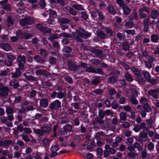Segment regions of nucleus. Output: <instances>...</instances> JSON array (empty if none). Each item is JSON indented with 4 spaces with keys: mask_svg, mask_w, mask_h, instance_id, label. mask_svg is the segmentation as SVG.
<instances>
[{
    "mask_svg": "<svg viewBox=\"0 0 159 159\" xmlns=\"http://www.w3.org/2000/svg\"><path fill=\"white\" fill-rule=\"evenodd\" d=\"M91 36L90 33L86 31H85L82 34H81L80 36L84 39H86Z\"/></svg>",
    "mask_w": 159,
    "mask_h": 159,
    "instance_id": "bf43d9fd",
    "label": "nucleus"
},
{
    "mask_svg": "<svg viewBox=\"0 0 159 159\" xmlns=\"http://www.w3.org/2000/svg\"><path fill=\"white\" fill-rule=\"evenodd\" d=\"M35 73L37 75H43L46 77H48L50 75L49 72L46 71L45 70L41 69L37 70Z\"/></svg>",
    "mask_w": 159,
    "mask_h": 159,
    "instance_id": "ddd939ff",
    "label": "nucleus"
},
{
    "mask_svg": "<svg viewBox=\"0 0 159 159\" xmlns=\"http://www.w3.org/2000/svg\"><path fill=\"white\" fill-rule=\"evenodd\" d=\"M58 21L61 24H66L69 23L71 20L67 18L60 17L58 19Z\"/></svg>",
    "mask_w": 159,
    "mask_h": 159,
    "instance_id": "f3484780",
    "label": "nucleus"
},
{
    "mask_svg": "<svg viewBox=\"0 0 159 159\" xmlns=\"http://www.w3.org/2000/svg\"><path fill=\"white\" fill-rule=\"evenodd\" d=\"M106 33L107 37L112 36L113 35L112 30L110 27H107L105 30Z\"/></svg>",
    "mask_w": 159,
    "mask_h": 159,
    "instance_id": "79ce46f5",
    "label": "nucleus"
},
{
    "mask_svg": "<svg viewBox=\"0 0 159 159\" xmlns=\"http://www.w3.org/2000/svg\"><path fill=\"white\" fill-rule=\"evenodd\" d=\"M93 65H97L101 63V61L98 59H93L90 61Z\"/></svg>",
    "mask_w": 159,
    "mask_h": 159,
    "instance_id": "8fccbe9b",
    "label": "nucleus"
},
{
    "mask_svg": "<svg viewBox=\"0 0 159 159\" xmlns=\"http://www.w3.org/2000/svg\"><path fill=\"white\" fill-rule=\"evenodd\" d=\"M10 91L9 89L7 87L3 86L0 88V97L7 95L8 92Z\"/></svg>",
    "mask_w": 159,
    "mask_h": 159,
    "instance_id": "9b49d317",
    "label": "nucleus"
},
{
    "mask_svg": "<svg viewBox=\"0 0 159 159\" xmlns=\"http://www.w3.org/2000/svg\"><path fill=\"white\" fill-rule=\"evenodd\" d=\"M97 36L101 39H105L107 38V35L105 34L103 31H99L97 33Z\"/></svg>",
    "mask_w": 159,
    "mask_h": 159,
    "instance_id": "a878e982",
    "label": "nucleus"
},
{
    "mask_svg": "<svg viewBox=\"0 0 159 159\" xmlns=\"http://www.w3.org/2000/svg\"><path fill=\"white\" fill-rule=\"evenodd\" d=\"M62 50L65 53H69L72 52V49L70 47L66 46L63 48Z\"/></svg>",
    "mask_w": 159,
    "mask_h": 159,
    "instance_id": "603ef678",
    "label": "nucleus"
},
{
    "mask_svg": "<svg viewBox=\"0 0 159 159\" xmlns=\"http://www.w3.org/2000/svg\"><path fill=\"white\" fill-rule=\"evenodd\" d=\"M64 79L66 81L70 84L73 83V80L72 78L68 75H65L64 76Z\"/></svg>",
    "mask_w": 159,
    "mask_h": 159,
    "instance_id": "3c124183",
    "label": "nucleus"
},
{
    "mask_svg": "<svg viewBox=\"0 0 159 159\" xmlns=\"http://www.w3.org/2000/svg\"><path fill=\"white\" fill-rule=\"evenodd\" d=\"M107 10L111 14L114 15L116 14L115 9L112 5L109 4L107 6Z\"/></svg>",
    "mask_w": 159,
    "mask_h": 159,
    "instance_id": "2f4dec72",
    "label": "nucleus"
},
{
    "mask_svg": "<svg viewBox=\"0 0 159 159\" xmlns=\"http://www.w3.org/2000/svg\"><path fill=\"white\" fill-rule=\"evenodd\" d=\"M10 86H13L15 89H16L19 86L18 79H15L11 81L9 84Z\"/></svg>",
    "mask_w": 159,
    "mask_h": 159,
    "instance_id": "dca6fc26",
    "label": "nucleus"
},
{
    "mask_svg": "<svg viewBox=\"0 0 159 159\" xmlns=\"http://www.w3.org/2000/svg\"><path fill=\"white\" fill-rule=\"evenodd\" d=\"M2 8L7 11H10L12 10V7L9 4H7L5 6H4Z\"/></svg>",
    "mask_w": 159,
    "mask_h": 159,
    "instance_id": "69168bd1",
    "label": "nucleus"
},
{
    "mask_svg": "<svg viewBox=\"0 0 159 159\" xmlns=\"http://www.w3.org/2000/svg\"><path fill=\"white\" fill-rule=\"evenodd\" d=\"M131 71L136 75L135 77H137L141 75V72L140 70L134 67H132L130 68Z\"/></svg>",
    "mask_w": 159,
    "mask_h": 159,
    "instance_id": "4c0bfd02",
    "label": "nucleus"
},
{
    "mask_svg": "<svg viewBox=\"0 0 159 159\" xmlns=\"http://www.w3.org/2000/svg\"><path fill=\"white\" fill-rule=\"evenodd\" d=\"M146 80L147 81H150L151 79V76L150 73L147 71H143L142 73Z\"/></svg>",
    "mask_w": 159,
    "mask_h": 159,
    "instance_id": "f704fd0d",
    "label": "nucleus"
},
{
    "mask_svg": "<svg viewBox=\"0 0 159 159\" xmlns=\"http://www.w3.org/2000/svg\"><path fill=\"white\" fill-rule=\"evenodd\" d=\"M6 112L7 114H11L14 112L13 108L11 107H7L6 110Z\"/></svg>",
    "mask_w": 159,
    "mask_h": 159,
    "instance_id": "13d9d810",
    "label": "nucleus"
},
{
    "mask_svg": "<svg viewBox=\"0 0 159 159\" xmlns=\"http://www.w3.org/2000/svg\"><path fill=\"white\" fill-rule=\"evenodd\" d=\"M66 9L68 10L70 14L73 15L75 16L77 14V12L74 10V9L69 6H67L65 7Z\"/></svg>",
    "mask_w": 159,
    "mask_h": 159,
    "instance_id": "c756f323",
    "label": "nucleus"
},
{
    "mask_svg": "<svg viewBox=\"0 0 159 159\" xmlns=\"http://www.w3.org/2000/svg\"><path fill=\"white\" fill-rule=\"evenodd\" d=\"M133 23L132 21H129L126 22L125 25V26L127 28H131L133 26Z\"/></svg>",
    "mask_w": 159,
    "mask_h": 159,
    "instance_id": "774afa93",
    "label": "nucleus"
},
{
    "mask_svg": "<svg viewBox=\"0 0 159 159\" xmlns=\"http://www.w3.org/2000/svg\"><path fill=\"white\" fill-rule=\"evenodd\" d=\"M12 143V140L3 139L1 140H0V146L4 148H7Z\"/></svg>",
    "mask_w": 159,
    "mask_h": 159,
    "instance_id": "1a4fd4ad",
    "label": "nucleus"
},
{
    "mask_svg": "<svg viewBox=\"0 0 159 159\" xmlns=\"http://www.w3.org/2000/svg\"><path fill=\"white\" fill-rule=\"evenodd\" d=\"M34 19L33 17H28L20 20L19 21L20 25L24 26L27 25H31L34 23Z\"/></svg>",
    "mask_w": 159,
    "mask_h": 159,
    "instance_id": "39448f33",
    "label": "nucleus"
},
{
    "mask_svg": "<svg viewBox=\"0 0 159 159\" xmlns=\"http://www.w3.org/2000/svg\"><path fill=\"white\" fill-rule=\"evenodd\" d=\"M159 39V38L158 35L156 34H153L151 37V40L152 41L155 43L158 42Z\"/></svg>",
    "mask_w": 159,
    "mask_h": 159,
    "instance_id": "37998d69",
    "label": "nucleus"
},
{
    "mask_svg": "<svg viewBox=\"0 0 159 159\" xmlns=\"http://www.w3.org/2000/svg\"><path fill=\"white\" fill-rule=\"evenodd\" d=\"M104 135V133L102 131L97 132L95 135V137L96 139H102L101 136Z\"/></svg>",
    "mask_w": 159,
    "mask_h": 159,
    "instance_id": "6e6d98bb",
    "label": "nucleus"
},
{
    "mask_svg": "<svg viewBox=\"0 0 159 159\" xmlns=\"http://www.w3.org/2000/svg\"><path fill=\"white\" fill-rule=\"evenodd\" d=\"M143 109L140 111V113L142 117H145L147 115V113L151 112L152 109L149 104L143 105Z\"/></svg>",
    "mask_w": 159,
    "mask_h": 159,
    "instance_id": "20e7f679",
    "label": "nucleus"
},
{
    "mask_svg": "<svg viewBox=\"0 0 159 159\" xmlns=\"http://www.w3.org/2000/svg\"><path fill=\"white\" fill-rule=\"evenodd\" d=\"M72 7L79 11H83L84 10L83 6L80 4H75L72 5Z\"/></svg>",
    "mask_w": 159,
    "mask_h": 159,
    "instance_id": "c85d7f7f",
    "label": "nucleus"
},
{
    "mask_svg": "<svg viewBox=\"0 0 159 159\" xmlns=\"http://www.w3.org/2000/svg\"><path fill=\"white\" fill-rule=\"evenodd\" d=\"M17 60L18 62H22L24 64L26 63V61L25 57L24 55H19L17 58Z\"/></svg>",
    "mask_w": 159,
    "mask_h": 159,
    "instance_id": "72a5a7b5",
    "label": "nucleus"
},
{
    "mask_svg": "<svg viewBox=\"0 0 159 159\" xmlns=\"http://www.w3.org/2000/svg\"><path fill=\"white\" fill-rule=\"evenodd\" d=\"M147 147L148 150L150 152H152L153 150L155 145L152 142H150L148 144Z\"/></svg>",
    "mask_w": 159,
    "mask_h": 159,
    "instance_id": "a18cd8bd",
    "label": "nucleus"
},
{
    "mask_svg": "<svg viewBox=\"0 0 159 159\" xmlns=\"http://www.w3.org/2000/svg\"><path fill=\"white\" fill-rule=\"evenodd\" d=\"M82 145L83 147H85V149L90 152L93 151V149L96 147L95 142L93 140L85 141Z\"/></svg>",
    "mask_w": 159,
    "mask_h": 159,
    "instance_id": "7ed1b4c3",
    "label": "nucleus"
},
{
    "mask_svg": "<svg viewBox=\"0 0 159 159\" xmlns=\"http://www.w3.org/2000/svg\"><path fill=\"white\" fill-rule=\"evenodd\" d=\"M96 152L98 155V157L99 159H102L103 155V151L100 148H98L96 149Z\"/></svg>",
    "mask_w": 159,
    "mask_h": 159,
    "instance_id": "58836bf2",
    "label": "nucleus"
},
{
    "mask_svg": "<svg viewBox=\"0 0 159 159\" xmlns=\"http://www.w3.org/2000/svg\"><path fill=\"white\" fill-rule=\"evenodd\" d=\"M129 157L132 158H134L138 156L137 154L134 152H130L127 154Z\"/></svg>",
    "mask_w": 159,
    "mask_h": 159,
    "instance_id": "338daca9",
    "label": "nucleus"
},
{
    "mask_svg": "<svg viewBox=\"0 0 159 159\" xmlns=\"http://www.w3.org/2000/svg\"><path fill=\"white\" fill-rule=\"evenodd\" d=\"M146 12L148 14H149L150 11L148 7L146 6H143V8L139 9V15L140 18H144L143 24V31L146 32H148L149 30V25L155 24V20H152L150 17H147V14L145 13Z\"/></svg>",
    "mask_w": 159,
    "mask_h": 159,
    "instance_id": "f257e3e1",
    "label": "nucleus"
},
{
    "mask_svg": "<svg viewBox=\"0 0 159 159\" xmlns=\"http://www.w3.org/2000/svg\"><path fill=\"white\" fill-rule=\"evenodd\" d=\"M117 80V77L115 75L110 76L107 78V82L109 84H114Z\"/></svg>",
    "mask_w": 159,
    "mask_h": 159,
    "instance_id": "b1692460",
    "label": "nucleus"
},
{
    "mask_svg": "<svg viewBox=\"0 0 159 159\" xmlns=\"http://www.w3.org/2000/svg\"><path fill=\"white\" fill-rule=\"evenodd\" d=\"M7 25L8 27L11 26V25L14 24L13 19L10 16H9L7 17Z\"/></svg>",
    "mask_w": 159,
    "mask_h": 159,
    "instance_id": "ea45409f",
    "label": "nucleus"
},
{
    "mask_svg": "<svg viewBox=\"0 0 159 159\" xmlns=\"http://www.w3.org/2000/svg\"><path fill=\"white\" fill-rule=\"evenodd\" d=\"M50 140L47 139H44L43 141V145L44 147H46L49 145Z\"/></svg>",
    "mask_w": 159,
    "mask_h": 159,
    "instance_id": "052dcab7",
    "label": "nucleus"
},
{
    "mask_svg": "<svg viewBox=\"0 0 159 159\" xmlns=\"http://www.w3.org/2000/svg\"><path fill=\"white\" fill-rule=\"evenodd\" d=\"M0 47L6 51H10L11 49V46L7 43H0Z\"/></svg>",
    "mask_w": 159,
    "mask_h": 159,
    "instance_id": "4468645a",
    "label": "nucleus"
},
{
    "mask_svg": "<svg viewBox=\"0 0 159 159\" xmlns=\"http://www.w3.org/2000/svg\"><path fill=\"white\" fill-rule=\"evenodd\" d=\"M10 71V69L8 68H7L5 70L1 71V72L0 73V76H7L8 75V73H9Z\"/></svg>",
    "mask_w": 159,
    "mask_h": 159,
    "instance_id": "de8ad7c7",
    "label": "nucleus"
},
{
    "mask_svg": "<svg viewBox=\"0 0 159 159\" xmlns=\"http://www.w3.org/2000/svg\"><path fill=\"white\" fill-rule=\"evenodd\" d=\"M135 78L138 83L140 84H143L145 82V80L141 75L137 77H135Z\"/></svg>",
    "mask_w": 159,
    "mask_h": 159,
    "instance_id": "cd10ccee",
    "label": "nucleus"
},
{
    "mask_svg": "<svg viewBox=\"0 0 159 159\" xmlns=\"http://www.w3.org/2000/svg\"><path fill=\"white\" fill-rule=\"evenodd\" d=\"M40 106L42 107L45 108L48 105V100L46 98H43L41 99L40 101Z\"/></svg>",
    "mask_w": 159,
    "mask_h": 159,
    "instance_id": "aec40b11",
    "label": "nucleus"
},
{
    "mask_svg": "<svg viewBox=\"0 0 159 159\" xmlns=\"http://www.w3.org/2000/svg\"><path fill=\"white\" fill-rule=\"evenodd\" d=\"M20 136L22 137L23 139L25 142H28L30 141V139L29 138L27 134H22Z\"/></svg>",
    "mask_w": 159,
    "mask_h": 159,
    "instance_id": "e2e57ef3",
    "label": "nucleus"
},
{
    "mask_svg": "<svg viewBox=\"0 0 159 159\" xmlns=\"http://www.w3.org/2000/svg\"><path fill=\"white\" fill-rule=\"evenodd\" d=\"M130 45L128 42H124L122 43V49L125 51H128L129 49Z\"/></svg>",
    "mask_w": 159,
    "mask_h": 159,
    "instance_id": "412c9836",
    "label": "nucleus"
},
{
    "mask_svg": "<svg viewBox=\"0 0 159 159\" xmlns=\"http://www.w3.org/2000/svg\"><path fill=\"white\" fill-rule=\"evenodd\" d=\"M125 77L126 80L128 82H131L133 81V79L131 75L128 72H126L125 74Z\"/></svg>",
    "mask_w": 159,
    "mask_h": 159,
    "instance_id": "473e14b6",
    "label": "nucleus"
},
{
    "mask_svg": "<svg viewBox=\"0 0 159 159\" xmlns=\"http://www.w3.org/2000/svg\"><path fill=\"white\" fill-rule=\"evenodd\" d=\"M39 52L41 56L44 58H46L48 56V52L46 50L43 48H41L39 50Z\"/></svg>",
    "mask_w": 159,
    "mask_h": 159,
    "instance_id": "bb28decb",
    "label": "nucleus"
},
{
    "mask_svg": "<svg viewBox=\"0 0 159 159\" xmlns=\"http://www.w3.org/2000/svg\"><path fill=\"white\" fill-rule=\"evenodd\" d=\"M99 12V10L96 8L90 11L91 16L93 19H94L95 17H97Z\"/></svg>",
    "mask_w": 159,
    "mask_h": 159,
    "instance_id": "7c9ffc66",
    "label": "nucleus"
},
{
    "mask_svg": "<svg viewBox=\"0 0 159 159\" xmlns=\"http://www.w3.org/2000/svg\"><path fill=\"white\" fill-rule=\"evenodd\" d=\"M92 52L94 54L96 57H98L99 55H101L103 53L102 50L100 49H98L95 48H92L91 50Z\"/></svg>",
    "mask_w": 159,
    "mask_h": 159,
    "instance_id": "5701e85b",
    "label": "nucleus"
},
{
    "mask_svg": "<svg viewBox=\"0 0 159 159\" xmlns=\"http://www.w3.org/2000/svg\"><path fill=\"white\" fill-rule=\"evenodd\" d=\"M120 120H126L127 114L125 112H121L119 115Z\"/></svg>",
    "mask_w": 159,
    "mask_h": 159,
    "instance_id": "49530a36",
    "label": "nucleus"
},
{
    "mask_svg": "<svg viewBox=\"0 0 159 159\" xmlns=\"http://www.w3.org/2000/svg\"><path fill=\"white\" fill-rule=\"evenodd\" d=\"M49 62L51 65L55 64L57 62V60L56 58L53 57H50L49 59Z\"/></svg>",
    "mask_w": 159,
    "mask_h": 159,
    "instance_id": "680f3d73",
    "label": "nucleus"
},
{
    "mask_svg": "<svg viewBox=\"0 0 159 159\" xmlns=\"http://www.w3.org/2000/svg\"><path fill=\"white\" fill-rule=\"evenodd\" d=\"M95 78L91 81L92 85H97L100 83L101 79L100 77L95 76Z\"/></svg>",
    "mask_w": 159,
    "mask_h": 159,
    "instance_id": "c9c22d12",
    "label": "nucleus"
},
{
    "mask_svg": "<svg viewBox=\"0 0 159 159\" xmlns=\"http://www.w3.org/2000/svg\"><path fill=\"white\" fill-rule=\"evenodd\" d=\"M11 74L12 78H17L18 77H19L20 76L21 74V72L20 71V70L19 68H16L15 72L14 73H12Z\"/></svg>",
    "mask_w": 159,
    "mask_h": 159,
    "instance_id": "6ab92c4d",
    "label": "nucleus"
},
{
    "mask_svg": "<svg viewBox=\"0 0 159 159\" xmlns=\"http://www.w3.org/2000/svg\"><path fill=\"white\" fill-rule=\"evenodd\" d=\"M41 32L43 34H50L51 32V30L50 29L47 27L44 26Z\"/></svg>",
    "mask_w": 159,
    "mask_h": 159,
    "instance_id": "09e8293b",
    "label": "nucleus"
},
{
    "mask_svg": "<svg viewBox=\"0 0 159 159\" xmlns=\"http://www.w3.org/2000/svg\"><path fill=\"white\" fill-rule=\"evenodd\" d=\"M148 93L155 99H158L159 98L158 88L149 90L148 91Z\"/></svg>",
    "mask_w": 159,
    "mask_h": 159,
    "instance_id": "6e6552de",
    "label": "nucleus"
},
{
    "mask_svg": "<svg viewBox=\"0 0 159 159\" xmlns=\"http://www.w3.org/2000/svg\"><path fill=\"white\" fill-rule=\"evenodd\" d=\"M149 132L148 128L144 129L143 131H141L139 134V141H142L143 139H148V134Z\"/></svg>",
    "mask_w": 159,
    "mask_h": 159,
    "instance_id": "423d86ee",
    "label": "nucleus"
},
{
    "mask_svg": "<svg viewBox=\"0 0 159 159\" xmlns=\"http://www.w3.org/2000/svg\"><path fill=\"white\" fill-rule=\"evenodd\" d=\"M24 75L26 80L33 81H36L37 80V79L36 77L31 75H28L26 73L24 74Z\"/></svg>",
    "mask_w": 159,
    "mask_h": 159,
    "instance_id": "e433bc0d",
    "label": "nucleus"
},
{
    "mask_svg": "<svg viewBox=\"0 0 159 159\" xmlns=\"http://www.w3.org/2000/svg\"><path fill=\"white\" fill-rule=\"evenodd\" d=\"M72 37L73 39L77 41L80 43H81L83 41V40L80 37L81 36L79 34V33H77L76 31L75 33H72Z\"/></svg>",
    "mask_w": 159,
    "mask_h": 159,
    "instance_id": "a211bd4d",
    "label": "nucleus"
},
{
    "mask_svg": "<svg viewBox=\"0 0 159 159\" xmlns=\"http://www.w3.org/2000/svg\"><path fill=\"white\" fill-rule=\"evenodd\" d=\"M134 96H132L130 97L129 101L133 105H137L138 103V101Z\"/></svg>",
    "mask_w": 159,
    "mask_h": 159,
    "instance_id": "c03bdc74",
    "label": "nucleus"
},
{
    "mask_svg": "<svg viewBox=\"0 0 159 159\" xmlns=\"http://www.w3.org/2000/svg\"><path fill=\"white\" fill-rule=\"evenodd\" d=\"M158 11L155 9H152L151 12L150 17L152 20L157 18L158 16Z\"/></svg>",
    "mask_w": 159,
    "mask_h": 159,
    "instance_id": "4be33fe9",
    "label": "nucleus"
},
{
    "mask_svg": "<svg viewBox=\"0 0 159 159\" xmlns=\"http://www.w3.org/2000/svg\"><path fill=\"white\" fill-rule=\"evenodd\" d=\"M62 130H61V135H64L67 134V132H70L72 130V126L69 124H67L64 126Z\"/></svg>",
    "mask_w": 159,
    "mask_h": 159,
    "instance_id": "0eeeda50",
    "label": "nucleus"
},
{
    "mask_svg": "<svg viewBox=\"0 0 159 159\" xmlns=\"http://www.w3.org/2000/svg\"><path fill=\"white\" fill-rule=\"evenodd\" d=\"M123 10V13L125 15L129 14L131 11L130 9L125 4L121 7Z\"/></svg>",
    "mask_w": 159,
    "mask_h": 159,
    "instance_id": "393cba45",
    "label": "nucleus"
},
{
    "mask_svg": "<svg viewBox=\"0 0 159 159\" xmlns=\"http://www.w3.org/2000/svg\"><path fill=\"white\" fill-rule=\"evenodd\" d=\"M6 55L7 59L12 62L13 61L16 59L15 56L10 54H7Z\"/></svg>",
    "mask_w": 159,
    "mask_h": 159,
    "instance_id": "4d7b16f0",
    "label": "nucleus"
},
{
    "mask_svg": "<svg viewBox=\"0 0 159 159\" xmlns=\"http://www.w3.org/2000/svg\"><path fill=\"white\" fill-rule=\"evenodd\" d=\"M67 63L69 68L73 71H75L77 68L80 67V66L76 65L73 61L70 60L68 61Z\"/></svg>",
    "mask_w": 159,
    "mask_h": 159,
    "instance_id": "f8f14e48",
    "label": "nucleus"
},
{
    "mask_svg": "<svg viewBox=\"0 0 159 159\" xmlns=\"http://www.w3.org/2000/svg\"><path fill=\"white\" fill-rule=\"evenodd\" d=\"M61 105V103L60 101L57 100L50 103L49 107L51 110H55L59 108Z\"/></svg>",
    "mask_w": 159,
    "mask_h": 159,
    "instance_id": "9d476101",
    "label": "nucleus"
},
{
    "mask_svg": "<svg viewBox=\"0 0 159 159\" xmlns=\"http://www.w3.org/2000/svg\"><path fill=\"white\" fill-rule=\"evenodd\" d=\"M51 128L49 126H43L41 127L40 129H35L34 132L35 134L42 136L44 134L48 133L51 130Z\"/></svg>",
    "mask_w": 159,
    "mask_h": 159,
    "instance_id": "f03ea898",
    "label": "nucleus"
},
{
    "mask_svg": "<svg viewBox=\"0 0 159 159\" xmlns=\"http://www.w3.org/2000/svg\"><path fill=\"white\" fill-rule=\"evenodd\" d=\"M59 35L61 37H63L67 39L71 38L72 37L71 35L70 34L65 32L62 33Z\"/></svg>",
    "mask_w": 159,
    "mask_h": 159,
    "instance_id": "0e129e2a",
    "label": "nucleus"
},
{
    "mask_svg": "<svg viewBox=\"0 0 159 159\" xmlns=\"http://www.w3.org/2000/svg\"><path fill=\"white\" fill-rule=\"evenodd\" d=\"M34 60L37 62L39 63L43 64L46 61V60L44 59L43 57L41 58V57L38 55H35L34 57Z\"/></svg>",
    "mask_w": 159,
    "mask_h": 159,
    "instance_id": "2eb2a0df",
    "label": "nucleus"
},
{
    "mask_svg": "<svg viewBox=\"0 0 159 159\" xmlns=\"http://www.w3.org/2000/svg\"><path fill=\"white\" fill-rule=\"evenodd\" d=\"M93 73L101 75H102L103 73V70L102 69L94 67Z\"/></svg>",
    "mask_w": 159,
    "mask_h": 159,
    "instance_id": "864d4df0",
    "label": "nucleus"
},
{
    "mask_svg": "<svg viewBox=\"0 0 159 159\" xmlns=\"http://www.w3.org/2000/svg\"><path fill=\"white\" fill-rule=\"evenodd\" d=\"M140 102L143 105L148 104V100L147 98L142 97L140 100Z\"/></svg>",
    "mask_w": 159,
    "mask_h": 159,
    "instance_id": "5fc2aeb1",
    "label": "nucleus"
},
{
    "mask_svg": "<svg viewBox=\"0 0 159 159\" xmlns=\"http://www.w3.org/2000/svg\"><path fill=\"white\" fill-rule=\"evenodd\" d=\"M129 20H133L134 19L137 20L138 18V15L137 13L136 12H134L132 13L129 16H128Z\"/></svg>",
    "mask_w": 159,
    "mask_h": 159,
    "instance_id": "a19ab883",
    "label": "nucleus"
}]
</instances>
